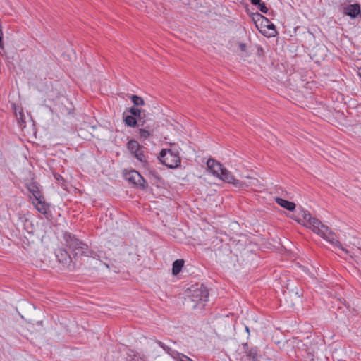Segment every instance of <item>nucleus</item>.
Listing matches in <instances>:
<instances>
[{
	"instance_id": "1",
	"label": "nucleus",
	"mask_w": 361,
	"mask_h": 361,
	"mask_svg": "<svg viewBox=\"0 0 361 361\" xmlns=\"http://www.w3.org/2000/svg\"><path fill=\"white\" fill-rule=\"evenodd\" d=\"M299 216L300 222L302 223L305 226L310 228L314 233L320 235L327 242H329L334 247H341V244L338 240L336 235L331 231L328 226L323 224L317 219L312 216L308 211L301 210Z\"/></svg>"
},
{
	"instance_id": "2",
	"label": "nucleus",
	"mask_w": 361,
	"mask_h": 361,
	"mask_svg": "<svg viewBox=\"0 0 361 361\" xmlns=\"http://www.w3.org/2000/svg\"><path fill=\"white\" fill-rule=\"evenodd\" d=\"M207 167L209 173L219 180L232 184L235 187H240L242 185L240 181L236 179L231 172L217 161L209 159L207 161Z\"/></svg>"
},
{
	"instance_id": "3",
	"label": "nucleus",
	"mask_w": 361,
	"mask_h": 361,
	"mask_svg": "<svg viewBox=\"0 0 361 361\" xmlns=\"http://www.w3.org/2000/svg\"><path fill=\"white\" fill-rule=\"evenodd\" d=\"M64 239L75 257L89 256L88 246L71 233H66Z\"/></svg>"
},
{
	"instance_id": "4",
	"label": "nucleus",
	"mask_w": 361,
	"mask_h": 361,
	"mask_svg": "<svg viewBox=\"0 0 361 361\" xmlns=\"http://www.w3.org/2000/svg\"><path fill=\"white\" fill-rule=\"evenodd\" d=\"M161 162L170 169H175L180 164L178 151L176 149H164L159 154Z\"/></svg>"
},
{
	"instance_id": "5",
	"label": "nucleus",
	"mask_w": 361,
	"mask_h": 361,
	"mask_svg": "<svg viewBox=\"0 0 361 361\" xmlns=\"http://www.w3.org/2000/svg\"><path fill=\"white\" fill-rule=\"evenodd\" d=\"M127 149L132 156H133L137 161L143 166L147 163V155L145 148L140 145L135 140H130L127 143Z\"/></svg>"
},
{
	"instance_id": "6",
	"label": "nucleus",
	"mask_w": 361,
	"mask_h": 361,
	"mask_svg": "<svg viewBox=\"0 0 361 361\" xmlns=\"http://www.w3.org/2000/svg\"><path fill=\"white\" fill-rule=\"evenodd\" d=\"M122 353L118 361H145V355L128 348L126 345H122L120 348Z\"/></svg>"
},
{
	"instance_id": "7",
	"label": "nucleus",
	"mask_w": 361,
	"mask_h": 361,
	"mask_svg": "<svg viewBox=\"0 0 361 361\" xmlns=\"http://www.w3.org/2000/svg\"><path fill=\"white\" fill-rule=\"evenodd\" d=\"M190 297L191 300L194 302H205L208 301L209 292L204 286L200 285V286L192 288Z\"/></svg>"
},
{
	"instance_id": "8",
	"label": "nucleus",
	"mask_w": 361,
	"mask_h": 361,
	"mask_svg": "<svg viewBox=\"0 0 361 361\" xmlns=\"http://www.w3.org/2000/svg\"><path fill=\"white\" fill-rule=\"evenodd\" d=\"M32 202L35 209L43 214L47 219H49L51 217L50 204L45 201L44 196L32 199Z\"/></svg>"
},
{
	"instance_id": "9",
	"label": "nucleus",
	"mask_w": 361,
	"mask_h": 361,
	"mask_svg": "<svg viewBox=\"0 0 361 361\" xmlns=\"http://www.w3.org/2000/svg\"><path fill=\"white\" fill-rule=\"evenodd\" d=\"M125 178L127 180L140 188H145L146 187V181L137 171L131 170L126 173Z\"/></svg>"
},
{
	"instance_id": "10",
	"label": "nucleus",
	"mask_w": 361,
	"mask_h": 361,
	"mask_svg": "<svg viewBox=\"0 0 361 361\" xmlns=\"http://www.w3.org/2000/svg\"><path fill=\"white\" fill-rule=\"evenodd\" d=\"M360 12V7L358 4H350L344 7L343 13L352 18H355Z\"/></svg>"
},
{
	"instance_id": "11",
	"label": "nucleus",
	"mask_w": 361,
	"mask_h": 361,
	"mask_svg": "<svg viewBox=\"0 0 361 361\" xmlns=\"http://www.w3.org/2000/svg\"><path fill=\"white\" fill-rule=\"evenodd\" d=\"M253 19L259 30H265L267 24L270 23V20L267 18L258 13L255 14Z\"/></svg>"
},
{
	"instance_id": "12",
	"label": "nucleus",
	"mask_w": 361,
	"mask_h": 361,
	"mask_svg": "<svg viewBox=\"0 0 361 361\" xmlns=\"http://www.w3.org/2000/svg\"><path fill=\"white\" fill-rule=\"evenodd\" d=\"M259 32L267 37H274L276 34L275 25L271 21L267 24L265 30H259Z\"/></svg>"
},
{
	"instance_id": "13",
	"label": "nucleus",
	"mask_w": 361,
	"mask_h": 361,
	"mask_svg": "<svg viewBox=\"0 0 361 361\" xmlns=\"http://www.w3.org/2000/svg\"><path fill=\"white\" fill-rule=\"evenodd\" d=\"M276 202L279 205L288 211H293L295 208V203L286 200L283 198L277 197L276 198Z\"/></svg>"
},
{
	"instance_id": "14",
	"label": "nucleus",
	"mask_w": 361,
	"mask_h": 361,
	"mask_svg": "<svg viewBox=\"0 0 361 361\" xmlns=\"http://www.w3.org/2000/svg\"><path fill=\"white\" fill-rule=\"evenodd\" d=\"M27 188H28V190L30 192V193L32 195V197H31L32 200L37 199L39 197L43 196L35 183H30L27 186Z\"/></svg>"
},
{
	"instance_id": "15",
	"label": "nucleus",
	"mask_w": 361,
	"mask_h": 361,
	"mask_svg": "<svg viewBox=\"0 0 361 361\" xmlns=\"http://www.w3.org/2000/svg\"><path fill=\"white\" fill-rule=\"evenodd\" d=\"M56 257L58 258V260L62 263H67L68 261L71 259L67 251L65 250H59L56 252Z\"/></svg>"
},
{
	"instance_id": "16",
	"label": "nucleus",
	"mask_w": 361,
	"mask_h": 361,
	"mask_svg": "<svg viewBox=\"0 0 361 361\" xmlns=\"http://www.w3.org/2000/svg\"><path fill=\"white\" fill-rule=\"evenodd\" d=\"M184 265V261L182 259H177L173 262L172 265V274L173 275H177L180 272L182 268Z\"/></svg>"
},
{
	"instance_id": "17",
	"label": "nucleus",
	"mask_w": 361,
	"mask_h": 361,
	"mask_svg": "<svg viewBox=\"0 0 361 361\" xmlns=\"http://www.w3.org/2000/svg\"><path fill=\"white\" fill-rule=\"evenodd\" d=\"M131 101L136 106H143L145 104L143 99L137 95H132Z\"/></svg>"
},
{
	"instance_id": "18",
	"label": "nucleus",
	"mask_w": 361,
	"mask_h": 361,
	"mask_svg": "<svg viewBox=\"0 0 361 361\" xmlns=\"http://www.w3.org/2000/svg\"><path fill=\"white\" fill-rule=\"evenodd\" d=\"M125 123L128 126L133 127L136 125L137 121L135 118L133 116H127L125 117Z\"/></svg>"
},
{
	"instance_id": "19",
	"label": "nucleus",
	"mask_w": 361,
	"mask_h": 361,
	"mask_svg": "<svg viewBox=\"0 0 361 361\" xmlns=\"http://www.w3.org/2000/svg\"><path fill=\"white\" fill-rule=\"evenodd\" d=\"M139 136L141 139L145 140L150 136V133L145 129H139Z\"/></svg>"
},
{
	"instance_id": "20",
	"label": "nucleus",
	"mask_w": 361,
	"mask_h": 361,
	"mask_svg": "<svg viewBox=\"0 0 361 361\" xmlns=\"http://www.w3.org/2000/svg\"><path fill=\"white\" fill-rule=\"evenodd\" d=\"M130 112L133 116H140L141 111L137 107H132Z\"/></svg>"
},
{
	"instance_id": "21",
	"label": "nucleus",
	"mask_w": 361,
	"mask_h": 361,
	"mask_svg": "<svg viewBox=\"0 0 361 361\" xmlns=\"http://www.w3.org/2000/svg\"><path fill=\"white\" fill-rule=\"evenodd\" d=\"M248 356L250 357L252 361H256L257 358V351L255 350H252L249 352Z\"/></svg>"
},
{
	"instance_id": "22",
	"label": "nucleus",
	"mask_w": 361,
	"mask_h": 361,
	"mask_svg": "<svg viewBox=\"0 0 361 361\" xmlns=\"http://www.w3.org/2000/svg\"><path fill=\"white\" fill-rule=\"evenodd\" d=\"M258 9L263 13H267L268 12V8L266 7L265 4L264 3H261L258 6Z\"/></svg>"
},
{
	"instance_id": "23",
	"label": "nucleus",
	"mask_w": 361,
	"mask_h": 361,
	"mask_svg": "<svg viewBox=\"0 0 361 361\" xmlns=\"http://www.w3.org/2000/svg\"><path fill=\"white\" fill-rule=\"evenodd\" d=\"M238 47L241 51L245 52L247 51V46L245 44L240 43Z\"/></svg>"
},
{
	"instance_id": "24",
	"label": "nucleus",
	"mask_w": 361,
	"mask_h": 361,
	"mask_svg": "<svg viewBox=\"0 0 361 361\" xmlns=\"http://www.w3.org/2000/svg\"><path fill=\"white\" fill-rule=\"evenodd\" d=\"M250 1L253 5L257 6L262 3L261 0H250Z\"/></svg>"
},
{
	"instance_id": "25",
	"label": "nucleus",
	"mask_w": 361,
	"mask_h": 361,
	"mask_svg": "<svg viewBox=\"0 0 361 361\" xmlns=\"http://www.w3.org/2000/svg\"><path fill=\"white\" fill-rule=\"evenodd\" d=\"M245 329H246V331H247V332H249V329H248V327H247V326H246V327H245Z\"/></svg>"
},
{
	"instance_id": "26",
	"label": "nucleus",
	"mask_w": 361,
	"mask_h": 361,
	"mask_svg": "<svg viewBox=\"0 0 361 361\" xmlns=\"http://www.w3.org/2000/svg\"><path fill=\"white\" fill-rule=\"evenodd\" d=\"M359 77L361 78V73H358Z\"/></svg>"
},
{
	"instance_id": "27",
	"label": "nucleus",
	"mask_w": 361,
	"mask_h": 361,
	"mask_svg": "<svg viewBox=\"0 0 361 361\" xmlns=\"http://www.w3.org/2000/svg\"><path fill=\"white\" fill-rule=\"evenodd\" d=\"M360 249L361 250V247H360Z\"/></svg>"
}]
</instances>
